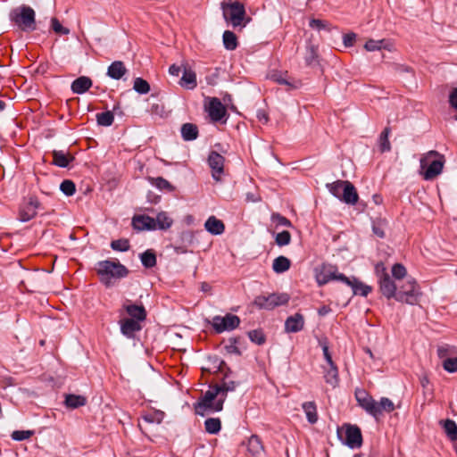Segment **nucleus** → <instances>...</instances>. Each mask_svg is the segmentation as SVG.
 Returning a JSON list of instances; mask_svg holds the SVG:
<instances>
[{"mask_svg":"<svg viewBox=\"0 0 457 457\" xmlns=\"http://www.w3.org/2000/svg\"><path fill=\"white\" fill-rule=\"evenodd\" d=\"M225 402L224 395H220L218 387L212 386L195 404V413L201 416L220 411Z\"/></svg>","mask_w":457,"mask_h":457,"instance_id":"f257e3e1","label":"nucleus"},{"mask_svg":"<svg viewBox=\"0 0 457 457\" xmlns=\"http://www.w3.org/2000/svg\"><path fill=\"white\" fill-rule=\"evenodd\" d=\"M445 156L436 151H428L420 158V174L426 180L437 177L443 170Z\"/></svg>","mask_w":457,"mask_h":457,"instance_id":"f03ea898","label":"nucleus"},{"mask_svg":"<svg viewBox=\"0 0 457 457\" xmlns=\"http://www.w3.org/2000/svg\"><path fill=\"white\" fill-rule=\"evenodd\" d=\"M97 273L101 276V281L109 287L112 278H125L129 270L117 260H105L97 263Z\"/></svg>","mask_w":457,"mask_h":457,"instance_id":"7ed1b4c3","label":"nucleus"},{"mask_svg":"<svg viewBox=\"0 0 457 457\" xmlns=\"http://www.w3.org/2000/svg\"><path fill=\"white\" fill-rule=\"evenodd\" d=\"M35 11L26 5L14 8L10 12L11 21L22 31L29 32L36 29Z\"/></svg>","mask_w":457,"mask_h":457,"instance_id":"20e7f679","label":"nucleus"},{"mask_svg":"<svg viewBox=\"0 0 457 457\" xmlns=\"http://www.w3.org/2000/svg\"><path fill=\"white\" fill-rule=\"evenodd\" d=\"M221 9L225 21L233 28L245 27V9L243 4L230 0L224 1L221 3Z\"/></svg>","mask_w":457,"mask_h":457,"instance_id":"39448f33","label":"nucleus"},{"mask_svg":"<svg viewBox=\"0 0 457 457\" xmlns=\"http://www.w3.org/2000/svg\"><path fill=\"white\" fill-rule=\"evenodd\" d=\"M420 295V287L416 280L412 278H408L403 285L398 286L396 301L408 304H416Z\"/></svg>","mask_w":457,"mask_h":457,"instance_id":"423d86ee","label":"nucleus"},{"mask_svg":"<svg viewBox=\"0 0 457 457\" xmlns=\"http://www.w3.org/2000/svg\"><path fill=\"white\" fill-rule=\"evenodd\" d=\"M377 273L381 272L379 275V290L382 295L387 299L395 298L396 300L398 293V286L386 273V268L383 263H378L376 266Z\"/></svg>","mask_w":457,"mask_h":457,"instance_id":"0eeeda50","label":"nucleus"},{"mask_svg":"<svg viewBox=\"0 0 457 457\" xmlns=\"http://www.w3.org/2000/svg\"><path fill=\"white\" fill-rule=\"evenodd\" d=\"M289 299V295L286 293H273L256 296L253 304L259 309L272 310L275 307L287 304Z\"/></svg>","mask_w":457,"mask_h":457,"instance_id":"6e6552de","label":"nucleus"},{"mask_svg":"<svg viewBox=\"0 0 457 457\" xmlns=\"http://www.w3.org/2000/svg\"><path fill=\"white\" fill-rule=\"evenodd\" d=\"M316 280L319 285H325L331 280H339L343 283H349V278L339 273L337 268L331 264H324L316 274Z\"/></svg>","mask_w":457,"mask_h":457,"instance_id":"1a4fd4ad","label":"nucleus"},{"mask_svg":"<svg viewBox=\"0 0 457 457\" xmlns=\"http://www.w3.org/2000/svg\"><path fill=\"white\" fill-rule=\"evenodd\" d=\"M240 324V319L234 314H226L225 316H214L212 320V326L217 333H222L226 330H233Z\"/></svg>","mask_w":457,"mask_h":457,"instance_id":"9d476101","label":"nucleus"},{"mask_svg":"<svg viewBox=\"0 0 457 457\" xmlns=\"http://www.w3.org/2000/svg\"><path fill=\"white\" fill-rule=\"evenodd\" d=\"M40 207L38 199L35 196H30L23 206L19 211L18 220L21 222H27L37 216V209Z\"/></svg>","mask_w":457,"mask_h":457,"instance_id":"9b49d317","label":"nucleus"},{"mask_svg":"<svg viewBox=\"0 0 457 457\" xmlns=\"http://www.w3.org/2000/svg\"><path fill=\"white\" fill-rule=\"evenodd\" d=\"M355 398L358 404L370 415L373 416L378 411L375 409L376 400L363 389L355 390Z\"/></svg>","mask_w":457,"mask_h":457,"instance_id":"f8f14e48","label":"nucleus"},{"mask_svg":"<svg viewBox=\"0 0 457 457\" xmlns=\"http://www.w3.org/2000/svg\"><path fill=\"white\" fill-rule=\"evenodd\" d=\"M345 444L352 449L361 447L362 436L361 429L355 425L345 426Z\"/></svg>","mask_w":457,"mask_h":457,"instance_id":"ddd939ff","label":"nucleus"},{"mask_svg":"<svg viewBox=\"0 0 457 457\" xmlns=\"http://www.w3.org/2000/svg\"><path fill=\"white\" fill-rule=\"evenodd\" d=\"M224 157L217 152H211L208 157V164L212 169V178L219 181L224 170Z\"/></svg>","mask_w":457,"mask_h":457,"instance_id":"4468645a","label":"nucleus"},{"mask_svg":"<svg viewBox=\"0 0 457 457\" xmlns=\"http://www.w3.org/2000/svg\"><path fill=\"white\" fill-rule=\"evenodd\" d=\"M205 108L213 121L220 120L227 112L225 106L220 100L216 97L209 98V103Z\"/></svg>","mask_w":457,"mask_h":457,"instance_id":"2eb2a0df","label":"nucleus"},{"mask_svg":"<svg viewBox=\"0 0 457 457\" xmlns=\"http://www.w3.org/2000/svg\"><path fill=\"white\" fill-rule=\"evenodd\" d=\"M122 308L130 317L129 319H134L139 321H144L146 319V311L143 304H136L130 300H126Z\"/></svg>","mask_w":457,"mask_h":457,"instance_id":"dca6fc26","label":"nucleus"},{"mask_svg":"<svg viewBox=\"0 0 457 457\" xmlns=\"http://www.w3.org/2000/svg\"><path fill=\"white\" fill-rule=\"evenodd\" d=\"M139 320L125 318L120 320V332L128 338H134L135 334L141 330Z\"/></svg>","mask_w":457,"mask_h":457,"instance_id":"f3484780","label":"nucleus"},{"mask_svg":"<svg viewBox=\"0 0 457 457\" xmlns=\"http://www.w3.org/2000/svg\"><path fill=\"white\" fill-rule=\"evenodd\" d=\"M183 74L179 81V85L187 89H194L197 86L196 74L187 65L182 64Z\"/></svg>","mask_w":457,"mask_h":457,"instance_id":"a211bd4d","label":"nucleus"},{"mask_svg":"<svg viewBox=\"0 0 457 457\" xmlns=\"http://www.w3.org/2000/svg\"><path fill=\"white\" fill-rule=\"evenodd\" d=\"M132 226L137 230L156 229L155 220L146 215H137L132 219Z\"/></svg>","mask_w":457,"mask_h":457,"instance_id":"6ab92c4d","label":"nucleus"},{"mask_svg":"<svg viewBox=\"0 0 457 457\" xmlns=\"http://www.w3.org/2000/svg\"><path fill=\"white\" fill-rule=\"evenodd\" d=\"M247 452L253 457H262L264 453V446L257 435H252L246 441Z\"/></svg>","mask_w":457,"mask_h":457,"instance_id":"aec40b11","label":"nucleus"},{"mask_svg":"<svg viewBox=\"0 0 457 457\" xmlns=\"http://www.w3.org/2000/svg\"><path fill=\"white\" fill-rule=\"evenodd\" d=\"M304 326V319L301 313L289 316L285 321V330L288 333L301 331Z\"/></svg>","mask_w":457,"mask_h":457,"instance_id":"412c9836","label":"nucleus"},{"mask_svg":"<svg viewBox=\"0 0 457 457\" xmlns=\"http://www.w3.org/2000/svg\"><path fill=\"white\" fill-rule=\"evenodd\" d=\"M344 191L340 200L347 204H355L358 202L359 196L354 186L348 180H345Z\"/></svg>","mask_w":457,"mask_h":457,"instance_id":"4be33fe9","label":"nucleus"},{"mask_svg":"<svg viewBox=\"0 0 457 457\" xmlns=\"http://www.w3.org/2000/svg\"><path fill=\"white\" fill-rule=\"evenodd\" d=\"M347 286L351 287L353 295L367 296L372 290L370 286L365 285L356 278H349V283H345Z\"/></svg>","mask_w":457,"mask_h":457,"instance_id":"5701e85b","label":"nucleus"},{"mask_svg":"<svg viewBox=\"0 0 457 457\" xmlns=\"http://www.w3.org/2000/svg\"><path fill=\"white\" fill-rule=\"evenodd\" d=\"M205 229L212 235H221L225 230V225L222 220L215 216H210L204 223Z\"/></svg>","mask_w":457,"mask_h":457,"instance_id":"b1692460","label":"nucleus"},{"mask_svg":"<svg viewBox=\"0 0 457 457\" xmlns=\"http://www.w3.org/2000/svg\"><path fill=\"white\" fill-rule=\"evenodd\" d=\"M375 409L378 411L373 413V416L378 420L383 412H392L395 410L394 403L387 397H382L379 402L376 401Z\"/></svg>","mask_w":457,"mask_h":457,"instance_id":"393cba45","label":"nucleus"},{"mask_svg":"<svg viewBox=\"0 0 457 457\" xmlns=\"http://www.w3.org/2000/svg\"><path fill=\"white\" fill-rule=\"evenodd\" d=\"M92 86V80L88 77L81 76L71 84V90L75 94H83Z\"/></svg>","mask_w":457,"mask_h":457,"instance_id":"a878e982","label":"nucleus"},{"mask_svg":"<svg viewBox=\"0 0 457 457\" xmlns=\"http://www.w3.org/2000/svg\"><path fill=\"white\" fill-rule=\"evenodd\" d=\"M126 72L127 69L121 61L112 62L107 70V75L113 79H120Z\"/></svg>","mask_w":457,"mask_h":457,"instance_id":"bb28decb","label":"nucleus"},{"mask_svg":"<svg viewBox=\"0 0 457 457\" xmlns=\"http://www.w3.org/2000/svg\"><path fill=\"white\" fill-rule=\"evenodd\" d=\"M53 163L61 168H66L70 162L73 160V157L63 151L53 152Z\"/></svg>","mask_w":457,"mask_h":457,"instance_id":"cd10ccee","label":"nucleus"},{"mask_svg":"<svg viewBox=\"0 0 457 457\" xmlns=\"http://www.w3.org/2000/svg\"><path fill=\"white\" fill-rule=\"evenodd\" d=\"M181 137L185 141H192L198 137L197 126L193 123H185L181 127Z\"/></svg>","mask_w":457,"mask_h":457,"instance_id":"c85d7f7f","label":"nucleus"},{"mask_svg":"<svg viewBox=\"0 0 457 457\" xmlns=\"http://www.w3.org/2000/svg\"><path fill=\"white\" fill-rule=\"evenodd\" d=\"M271 79H272V80H274L275 82H277L280 85L287 86L288 89L297 88L301 85L300 81L290 80L289 79H287V74H282V73H278V72L272 74Z\"/></svg>","mask_w":457,"mask_h":457,"instance_id":"c756f323","label":"nucleus"},{"mask_svg":"<svg viewBox=\"0 0 457 457\" xmlns=\"http://www.w3.org/2000/svg\"><path fill=\"white\" fill-rule=\"evenodd\" d=\"M364 48L369 52L378 51L381 49L390 50V44L386 39H380V40L369 39L365 43Z\"/></svg>","mask_w":457,"mask_h":457,"instance_id":"7c9ffc66","label":"nucleus"},{"mask_svg":"<svg viewBox=\"0 0 457 457\" xmlns=\"http://www.w3.org/2000/svg\"><path fill=\"white\" fill-rule=\"evenodd\" d=\"M291 262L285 256H278L274 259L272 269L276 273H283L289 270Z\"/></svg>","mask_w":457,"mask_h":457,"instance_id":"2f4dec72","label":"nucleus"},{"mask_svg":"<svg viewBox=\"0 0 457 457\" xmlns=\"http://www.w3.org/2000/svg\"><path fill=\"white\" fill-rule=\"evenodd\" d=\"M303 409L306 414L307 420L311 424L318 420L317 408L314 402H306L303 403Z\"/></svg>","mask_w":457,"mask_h":457,"instance_id":"473e14b6","label":"nucleus"},{"mask_svg":"<svg viewBox=\"0 0 457 457\" xmlns=\"http://www.w3.org/2000/svg\"><path fill=\"white\" fill-rule=\"evenodd\" d=\"M223 45L227 50L232 51L237 47V37L234 32L225 30L222 36Z\"/></svg>","mask_w":457,"mask_h":457,"instance_id":"72a5a7b5","label":"nucleus"},{"mask_svg":"<svg viewBox=\"0 0 457 457\" xmlns=\"http://www.w3.org/2000/svg\"><path fill=\"white\" fill-rule=\"evenodd\" d=\"M154 220L156 222V228L159 229H168L173 223L172 219L165 212H159Z\"/></svg>","mask_w":457,"mask_h":457,"instance_id":"f704fd0d","label":"nucleus"},{"mask_svg":"<svg viewBox=\"0 0 457 457\" xmlns=\"http://www.w3.org/2000/svg\"><path fill=\"white\" fill-rule=\"evenodd\" d=\"M86 403L87 399L82 395H68L65 398L66 406L71 409L84 406Z\"/></svg>","mask_w":457,"mask_h":457,"instance_id":"c9c22d12","label":"nucleus"},{"mask_svg":"<svg viewBox=\"0 0 457 457\" xmlns=\"http://www.w3.org/2000/svg\"><path fill=\"white\" fill-rule=\"evenodd\" d=\"M324 378L328 384L335 387L338 383V371L337 368L333 363L332 365H329V368L328 370H326Z\"/></svg>","mask_w":457,"mask_h":457,"instance_id":"e433bc0d","label":"nucleus"},{"mask_svg":"<svg viewBox=\"0 0 457 457\" xmlns=\"http://www.w3.org/2000/svg\"><path fill=\"white\" fill-rule=\"evenodd\" d=\"M140 260L144 267L149 269L156 264V256L152 250H146L140 254Z\"/></svg>","mask_w":457,"mask_h":457,"instance_id":"4c0bfd02","label":"nucleus"},{"mask_svg":"<svg viewBox=\"0 0 457 457\" xmlns=\"http://www.w3.org/2000/svg\"><path fill=\"white\" fill-rule=\"evenodd\" d=\"M345 180H337L327 184L328 191L337 198L340 199L344 191Z\"/></svg>","mask_w":457,"mask_h":457,"instance_id":"58836bf2","label":"nucleus"},{"mask_svg":"<svg viewBox=\"0 0 457 457\" xmlns=\"http://www.w3.org/2000/svg\"><path fill=\"white\" fill-rule=\"evenodd\" d=\"M97 124L104 127H109L113 123L114 115L111 111L96 114Z\"/></svg>","mask_w":457,"mask_h":457,"instance_id":"ea45409f","label":"nucleus"},{"mask_svg":"<svg viewBox=\"0 0 457 457\" xmlns=\"http://www.w3.org/2000/svg\"><path fill=\"white\" fill-rule=\"evenodd\" d=\"M205 430L210 434H217L221 428V423L218 418H209L204 422Z\"/></svg>","mask_w":457,"mask_h":457,"instance_id":"a19ab883","label":"nucleus"},{"mask_svg":"<svg viewBox=\"0 0 457 457\" xmlns=\"http://www.w3.org/2000/svg\"><path fill=\"white\" fill-rule=\"evenodd\" d=\"M444 428L447 435V436L452 441L457 440V425L456 423L452 420H446L444 421Z\"/></svg>","mask_w":457,"mask_h":457,"instance_id":"79ce46f5","label":"nucleus"},{"mask_svg":"<svg viewBox=\"0 0 457 457\" xmlns=\"http://www.w3.org/2000/svg\"><path fill=\"white\" fill-rule=\"evenodd\" d=\"M238 383L232 381V380H227L226 378L223 379L220 385H215V387H218L220 391V394L224 395L225 399L227 398V395L228 392H233L236 387L237 386Z\"/></svg>","mask_w":457,"mask_h":457,"instance_id":"37998d69","label":"nucleus"},{"mask_svg":"<svg viewBox=\"0 0 457 457\" xmlns=\"http://www.w3.org/2000/svg\"><path fill=\"white\" fill-rule=\"evenodd\" d=\"M133 89L138 94H147L150 91L149 83L142 78H136L134 80Z\"/></svg>","mask_w":457,"mask_h":457,"instance_id":"c03bdc74","label":"nucleus"},{"mask_svg":"<svg viewBox=\"0 0 457 457\" xmlns=\"http://www.w3.org/2000/svg\"><path fill=\"white\" fill-rule=\"evenodd\" d=\"M164 419V412L161 411H154L143 416V420L147 423L160 424Z\"/></svg>","mask_w":457,"mask_h":457,"instance_id":"a18cd8bd","label":"nucleus"},{"mask_svg":"<svg viewBox=\"0 0 457 457\" xmlns=\"http://www.w3.org/2000/svg\"><path fill=\"white\" fill-rule=\"evenodd\" d=\"M389 133L390 129L386 127L379 137V147L381 152H387L391 149L390 142L388 140Z\"/></svg>","mask_w":457,"mask_h":457,"instance_id":"49530a36","label":"nucleus"},{"mask_svg":"<svg viewBox=\"0 0 457 457\" xmlns=\"http://www.w3.org/2000/svg\"><path fill=\"white\" fill-rule=\"evenodd\" d=\"M386 225V220H377L372 223V231L373 233L378 237L379 238H384L385 234V227Z\"/></svg>","mask_w":457,"mask_h":457,"instance_id":"de8ad7c7","label":"nucleus"},{"mask_svg":"<svg viewBox=\"0 0 457 457\" xmlns=\"http://www.w3.org/2000/svg\"><path fill=\"white\" fill-rule=\"evenodd\" d=\"M111 247L114 251L126 252L129 249V241L126 238L113 240L111 243Z\"/></svg>","mask_w":457,"mask_h":457,"instance_id":"09e8293b","label":"nucleus"},{"mask_svg":"<svg viewBox=\"0 0 457 457\" xmlns=\"http://www.w3.org/2000/svg\"><path fill=\"white\" fill-rule=\"evenodd\" d=\"M60 189L64 195L68 196L73 195L76 192L75 184L70 179L63 180L60 185Z\"/></svg>","mask_w":457,"mask_h":457,"instance_id":"8fccbe9b","label":"nucleus"},{"mask_svg":"<svg viewBox=\"0 0 457 457\" xmlns=\"http://www.w3.org/2000/svg\"><path fill=\"white\" fill-rule=\"evenodd\" d=\"M391 271H392V276L396 280H401L403 278H405L407 275V270H406L405 267L401 263H395L392 267Z\"/></svg>","mask_w":457,"mask_h":457,"instance_id":"3c124183","label":"nucleus"},{"mask_svg":"<svg viewBox=\"0 0 457 457\" xmlns=\"http://www.w3.org/2000/svg\"><path fill=\"white\" fill-rule=\"evenodd\" d=\"M291 241V234L287 230H284L276 235L275 242L278 246L289 245Z\"/></svg>","mask_w":457,"mask_h":457,"instance_id":"603ef678","label":"nucleus"},{"mask_svg":"<svg viewBox=\"0 0 457 457\" xmlns=\"http://www.w3.org/2000/svg\"><path fill=\"white\" fill-rule=\"evenodd\" d=\"M33 434L32 430H15L12 433L11 437L15 441H22L31 437Z\"/></svg>","mask_w":457,"mask_h":457,"instance_id":"864d4df0","label":"nucleus"},{"mask_svg":"<svg viewBox=\"0 0 457 457\" xmlns=\"http://www.w3.org/2000/svg\"><path fill=\"white\" fill-rule=\"evenodd\" d=\"M250 340L257 345H262L265 342V337L262 330L254 329L248 332Z\"/></svg>","mask_w":457,"mask_h":457,"instance_id":"5fc2aeb1","label":"nucleus"},{"mask_svg":"<svg viewBox=\"0 0 457 457\" xmlns=\"http://www.w3.org/2000/svg\"><path fill=\"white\" fill-rule=\"evenodd\" d=\"M309 26L318 31L321 29L330 30L328 22L319 19L310 20Z\"/></svg>","mask_w":457,"mask_h":457,"instance_id":"6e6d98bb","label":"nucleus"},{"mask_svg":"<svg viewBox=\"0 0 457 457\" xmlns=\"http://www.w3.org/2000/svg\"><path fill=\"white\" fill-rule=\"evenodd\" d=\"M443 367L450 373L457 372V357H451L444 360Z\"/></svg>","mask_w":457,"mask_h":457,"instance_id":"4d7b16f0","label":"nucleus"},{"mask_svg":"<svg viewBox=\"0 0 457 457\" xmlns=\"http://www.w3.org/2000/svg\"><path fill=\"white\" fill-rule=\"evenodd\" d=\"M154 185L161 190H168V191L173 190V187L171 186V184L167 179H165L162 177H158V178L154 179Z\"/></svg>","mask_w":457,"mask_h":457,"instance_id":"13d9d810","label":"nucleus"},{"mask_svg":"<svg viewBox=\"0 0 457 457\" xmlns=\"http://www.w3.org/2000/svg\"><path fill=\"white\" fill-rule=\"evenodd\" d=\"M455 353V349L449 345L439 346L437 349V355L440 359L445 360L446 358H451L450 355Z\"/></svg>","mask_w":457,"mask_h":457,"instance_id":"bf43d9fd","label":"nucleus"},{"mask_svg":"<svg viewBox=\"0 0 457 457\" xmlns=\"http://www.w3.org/2000/svg\"><path fill=\"white\" fill-rule=\"evenodd\" d=\"M53 30L60 35H68L70 29L63 27L56 18H53L51 21Z\"/></svg>","mask_w":457,"mask_h":457,"instance_id":"052dcab7","label":"nucleus"},{"mask_svg":"<svg viewBox=\"0 0 457 457\" xmlns=\"http://www.w3.org/2000/svg\"><path fill=\"white\" fill-rule=\"evenodd\" d=\"M271 220L277 225V226H283V227H290L291 222L286 217L280 215L279 213H273L271 215Z\"/></svg>","mask_w":457,"mask_h":457,"instance_id":"680f3d73","label":"nucleus"},{"mask_svg":"<svg viewBox=\"0 0 457 457\" xmlns=\"http://www.w3.org/2000/svg\"><path fill=\"white\" fill-rule=\"evenodd\" d=\"M355 38H356V35L353 32L344 35L343 42H344L345 46H346V47L352 46L355 41Z\"/></svg>","mask_w":457,"mask_h":457,"instance_id":"e2e57ef3","label":"nucleus"},{"mask_svg":"<svg viewBox=\"0 0 457 457\" xmlns=\"http://www.w3.org/2000/svg\"><path fill=\"white\" fill-rule=\"evenodd\" d=\"M449 102L451 106L457 110V88H454L450 94Z\"/></svg>","mask_w":457,"mask_h":457,"instance_id":"0e129e2a","label":"nucleus"},{"mask_svg":"<svg viewBox=\"0 0 457 457\" xmlns=\"http://www.w3.org/2000/svg\"><path fill=\"white\" fill-rule=\"evenodd\" d=\"M322 351H323V354H324V357L328 362V365H332L334 362L332 361V357L329 353V351H328V346L327 345H322Z\"/></svg>","mask_w":457,"mask_h":457,"instance_id":"69168bd1","label":"nucleus"},{"mask_svg":"<svg viewBox=\"0 0 457 457\" xmlns=\"http://www.w3.org/2000/svg\"><path fill=\"white\" fill-rule=\"evenodd\" d=\"M181 68L182 66H178L176 64H172L170 68H169V72L170 75L172 76H179L180 71H181Z\"/></svg>","mask_w":457,"mask_h":457,"instance_id":"338daca9","label":"nucleus"},{"mask_svg":"<svg viewBox=\"0 0 457 457\" xmlns=\"http://www.w3.org/2000/svg\"><path fill=\"white\" fill-rule=\"evenodd\" d=\"M330 308L328 306H322L320 307L319 310H318V313L320 315V316H325L326 314H328L329 312H330Z\"/></svg>","mask_w":457,"mask_h":457,"instance_id":"774afa93","label":"nucleus"}]
</instances>
